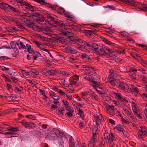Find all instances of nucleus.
<instances>
[{"instance_id":"nucleus-1","label":"nucleus","mask_w":147,"mask_h":147,"mask_svg":"<svg viewBox=\"0 0 147 147\" xmlns=\"http://www.w3.org/2000/svg\"><path fill=\"white\" fill-rule=\"evenodd\" d=\"M113 53L112 49L105 46H102L101 47L100 46L97 51L96 53L97 55H109V53Z\"/></svg>"},{"instance_id":"nucleus-3","label":"nucleus","mask_w":147,"mask_h":147,"mask_svg":"<svg viewBox=\"0 0 147 147\" xmlns=\"http://www.w3.org/2000/svg\"><path fill=\"white\" fill-rule=\"evenodd\" d=\"M69 38L71 40L74 41L77 44H79L81 45L82 48H84V47L86 46L87 42H86L83 40H82L80 38H75L72 36H69Z\"/></svg>"},{"instance_id":"nucleus-45","label":"nucleus","mask_w":147,"mask_h":147,"mask_svg":"<svg viewBox=\"0 0 147 147\" xmlns=\"http://www.w3.org/2000/svg\"><path fill=\"white\" fill-rule=\"evenodd\" d=\"M141 81L143 84H146L147 81V78L144 76H143L142 78Z\"/></svg>"},{"instance_id":"nucleus-17","label":"nucleus","mask_w":147,"mask_h":147,"mask_svg":"<svg viewBox=\"0 0 147 147\" xmlns=\"http://www.w3.org/2000/svg\"><path fill=\"white\" fill-rule=\"evenodd\" d=\"M52 23L60 26H65V24L63 23V22L59 20L53 21V22H52Z\"/></svg>"},{"instance_id":"nucleus-34","label":"nucleus","mask_w":147,"mask_h":147,"mask_svg":"<svg viewBox=\"0 0 147 147\" xmlns=\"http://www.w3.org/2000/svg\"><path fill=\"white\" fill-rule=\"evenodd\" d=\"M69 145L70 147H74V144H75V143L74 142H73L72 138V137H71V138H69Z\"/></svg>"},{"instance_id":"nucleus-16","label":"nucleus","mask_w":147,"mask_h":147,"mask_svg":"<svg viewBox=\"0 0 147 147\" xmlns=\"http://www.w3.org/2000/svg\"><path fill=\"white\" fill-rule=\"evenodd\" d=\"M123 125H121L120 124H118L115 128V129H116L118 131V132H119V131L122 132L123 134V132L125 131L123 128Z\"/></svg>"},{"instance_id":"nucleus-51","label":"nucleus","mask_w":147,"mask_h":147,"mask_svg":"<svg viewBox=\"0 0 147 147\" xmlns=\"http://www.w3.org/2000/svg\"><path fill=\"white\" fill-rule=\"evenodd\" d=\"M34 24L33 22H31L30 20V22H27V23L26 25L27 26L29 27H32V28H33V27L32 26H33L34 25Z\"/></svg>"},{"instance_id":"nucleus-37","label":"nucleus","mask_w":147,"mask_h":147,"mask_svg":"<svg viewBox=\"0 0 147 147\" xmlns=\"http://www.w3.org/2000/svg\"><path fill=\"white\" fill-rule=\"evenodd\" d=\"M58 114L60 115L61 114L62 115H63V111H64V109L63 107H61L58 108Z\"/></svg>"},{"instance_id":"nucleus-2","label":"nucleus","mask_w":147,"mask_h":147,"mask_svg":"<svg viewBox=\"0 0 147 147\" xmlns=\"http://www.w3.org/2000/svg\"><path fill=\"white\" fill-rule=\"evenodd\" d=\"M99 46L96 43H94L91 41L87 42L86 46L84 47V48L86 50L89 49L95 51L96 53Z\"/></svg>"},{"instance_id":"nucleus-15","label":"nucleus","mask_w":147,"mask_h":147,"mask_svg":"<svg viewBox=\"0 0 147 147\" xmlns=\"http://www.w3.org/2000/svg\"><path fill=\"white\" fill-rule=\"evenodd\" d=\"M24 6L26 7V8L29 11H35L34 7L32 6L30 4H29L27 2H26V3L24 4Z\"/></svg>"},{"instance_id":"nucleus-26","label":"nucleus","mask_w":147,"mask_h":147,"mask_svg":"<svg viewBox=\"0 0 147 147\" xmlns=\"http://www.w3.org/2000/svg\"><path fill=\"white\" fill-rule=\"evenodd\" d=\"M92 32L91 30H83V32L88 37H91L92 38Z\"/></svg>"},{"instance_id":"nucleus-50","label":"nucleus","mask_w":147,"mask_h":147,"mask_svg":"<svg viewBox=\"0 0 147 147\" xmlns=\"http://www.w3.org/2000/svg\"><path fill=\"white\" fill-rule=\"evenodd\" d=\"M86 121H81V122L79 123V127L81 129L82 127H83L84 126L86 125Z\"/></svg>"},{"instance_id":"nucleus-30","label":"nucleus","mask_w":147,"mask_h":147,"mask_svg":"<svg viewBox=\"0 0 147 147\" xmlns=\"http://www.w3.org/2000/svg\"><path fill=\"white\" fill-rule=\"evenodd\" d=\"M10 44L11 47H7L5 46L4 47H5L7 49H11V48L12 49H14V48H17L16 47V45L14 41H11V42Z\"/></svg>"},{"instance_id":"nucleus-55","label":"nucleus","mask_w":147,"mask_h":147,"mask_svg":"<svg viewBox=\"0 0 147 147\" xmlns=\"http://www.w3.org/2000/svg\"><path fill=\"white\" fill-rule=\"evenodd\" d=\"M141 63L142 65L144 67H147V62L143 60H142Z\"/></svg>"},{"instance_id":"nucleus-54","label":"nucleus","mask_w":147,"mask_h":147,"mask_svg":"<svg viewBox=\"0 0 147 147\" xmlns=\"http://www.w3.org/2000/svg\"><path fill=\"white\" fill-rule=\"evenodd\" d=\"M14 12H15V14L16 16H20L21 12L18 10L17 9H16Z\"/></svg>"},{"instance_id":"nucleus-28","label":"nucleus","mask_w":147,"mask_h":147,"mask_svg":"<svg viewBox=\"0 0 147 147\" xmlns=\"http://www.w3.org/2000/svg\"><path fill=\"white\" fill-rule=\"evenodd\" d=\"M44 72L45 73V74L47 75L52 76H54L55 74L54 71L52 69L50 70H47L46 71V72L45 71Z\"/></svg>"},{"instance_id":"nucleus-41","label":"nucleus","mask_w":147,"mask_h":147,"mask_svg":"<svg viewBox=\"0 0 147 147\" xmlns=\"http://www.w3.org/2000/svg\"><path fill=\"white\" fill-rule=\"evenodd\" d=\"M105 141L103 140H102L99 142L98 147H105Z\"/></svg>"},{"instance_id":"nucleus-8","label":"nucleus","mask_w":147,"mask_h":147,"mask_svg":"<svg viewBox=\"0 0 147 147\" xmlns=\"http://www.w3.org/2000/svg\"><path fill=\"white\" fill-rule=\"evenodd\" d=\"M128 86L127 83L120 81L117 87L120 90L127 91Z\"/></svg>"},{"instance_id":"nucleus-14","label":"nucleus","mask_w":147,"mask_h":147,"mask_svg":"<svg viewBox=\"0 0 147 147\" xmlns=\"http://www.w3.org/2000/svg\"><path fill=\"white\" fill-rule=\"evenodd\" d=\"M8 7H9V5L7 3L3 2H1L0 3V9L5 10L8 9Z\"/></svg>"},{"instance_id":"nucleus-35","label":"nucleus","mask_w":147,"mask_h":147,"mask_svg":"<svg viewBox=\"0 0 147 147\" xmlns=\"http://www.w3.org/2000/svg\"><path fill=\"white\" fill-rule=\"evenodd\" d=\"M28 127L29 129H34L36 127L37 125L35 124L32 122H29L28 123Z\"/></svg>"},{"instance_id":"nucleus-27","label":"nucleus","mask_w":147,"mask_h":147,"mask_svg":"<svg viewBox=\"0 0 147 147\" xmlns=\"http://www.w3.org/2000/svg\"><path fill=\"white\" fill-rule=\"evenodd\" d=\"M45 20V18L43 17L41 15V16H39L38 18L36 19V22L38 23H40L41 22H44Z\"/></svg>"},{"instance_id":"nucleus-20","label":"nucleus","mask_w":147,"mask_h":147,"mask_svg":"<svg viewBox=\"0 0 147 147\" xmlns=\"http://www.w3.org/2000/svg\"><path fill=\"white\" fill-rule=\"evenodd\" d=\"M90 96L96 100L98 101V96L93 92H91L89 94Z\"/></svg>"},{"instance_id":"nucleus-40","label":"nucleus","mask_w":147,"mask_h":147,"mask_svg":"<svg viewBox=\"0 0 147 147\" xmlns=\"http://www.w3.org/2000/svg\"><path fill=\"white\" fill-rule=\"evenodd\" d=\"M45 5L49 8H51L53 10H55V6H56V5H54V6H53L52 5L47 3H46V4H45Z\"/></svg>"},{"instance_id":"nucleus-23","label":"nucleus","mask_w":147,"mask_h":147,"mask_svg":"<svg viewBox=\"0 0 147 147\" xmlns=\"http://www.w3.org/2000/svg\"><path fill=\"white\" fill-rule=\"evenodd\" d=\"M116 74V71H114L113 69H111L110 71V74L109 77V80L111 79V78H113V77L115 76Z\"/></svg>"},{"instance_id":"nucleus-44","label":"nucleus","mask_w":147,"mask_h":147,"mask_svg":"<svg viewBox=\"0 0 147 147\" xmlns=\"http://www.w3.org/2000/svg\"><path fill=\"white\" fill-rule=\"evenodd\" d=\"M78 113L81 117H82V119H84V115L83 114V113L82 109H81L80 108H79L78 110Z\"/></svg>"},{"instance_id":"nucleus-32","label":"nucleus","mask_w":147,"mask_h":147,"mask_svg":"<svg viewBox=\"0 0 147 147\" xmlns=\"http://www.w3.org/2000/svg\"><path fill=\"white\" fill-rule=\"evenodd\" d=\"M7 73H8L10 75V77L11 78H14V77L17 75V74L15 72H13L12 71L10 70H9V71L8 72H7Z\"/></svg>"},{"instance_id":"nucleus-63","label":"nucleus","mask_w":147,"mask_h":147,"mask_svg":"<svg viewBox=\"0 0 147 147\" xmlns=\"http://www.w3.org/2000/svg\"><path fill=\"white\" fill-rule=\"evenodd\" d=\"M16 8L13 7L12 6H10L9 5V7L8 8V9H9L11 11H12L14 12L15 11Z\"/></svg>"},{"instance_id":"nucleus-10","label":"nucleus","mask_w":147,"mask_h":147,"mask_svg":"<svg viewBox=\"0 0 147 147\" xmlns=\"http://www.w3.org/2000/svg\"><path fill=\"white\" fill-rule=\"evenodd\" d=\"M138 88L134 86H131L129 87L128 86L127 92H133L138 93Z\"/></svg>"},{"instance_id":"nucleus-12","label":"nucleus","mask_w":147,"mask_h":147,"mask_svg":"<svg viewBox=\"0 0 147 147\" xmlns=\"http://www.w3.org/2000/svg\"><path fill=\"white\" fill-rule=\"evenodd\" d=\"M65 49L69 53L72 54H75L77 53V51L71 47L68 46L66 47Z\"/></svg>"},{"instance_id":"nucleus-21","label":"nucleus","mask_w":147,"mask_h":147,"mask_svg":"<svg viewBox=\"0 0 147 147\" xmlns=\"http://www.w3.org/2000/svg\"><path fill=\"white\" fill-rule=\"evenodd\" d=\"M81 57L84 60L88 62H90L91 61V59L89 56L85 54H82L81 55Z\"/></svg>"},{"instance_id":"nucleus-13","label":"nucleus","mask_w":147,"mask_h":147,"mask_svg":"<svg viewBox=\"0 0 147 147\" xmlns=\"http://www.w3.org/2000/svg\"><path fill=\"white\" fill-rule=\"evenodd\" d=\"M16 45L18 46L19 49H26L25 45L23 42L22 41H18L16 43Z\"/></svg>"},{"instance_id":"nucleus-60","label":"nucleus","mask_w":147,"mask_h":147,"mask_svg":"<svg viewBox=\"0 0 147 147\" xmlns=\"http://www.w3.org/2000/svg\"><path fill=\"white\" fill-rule=\"evenodd\" d=\"M33 43H35V44L38 46V48H41V46L42 45L39 43L38 41H34L33 42Z\"/></svg>"},{"instance_id":"nucleus-64","label":"nucleus","mask_w":147,"mask_h":147,"mask_svg":"<svg viewBox=\"0 0 147 147\" xmlns=\"http://www.w3.org/2000/svg\"><path fill=\"white\" fill-rule=\"evenodd\" d=\"M6 87L7 88L8 90L10 91L11 90L12 91L13 90V89L12 88V85L11 84H7L6 85Z\"/></svg>"},{"instance_id":"nucleus-9","label":"nucleus","mask_w":147,"mask_h":147,"mask_svg":"<svg viewBox=\"0 0 147 147\" xmlns=\"http://www.w3.org/2000/svg\"><path fill=\"white\" fill-rule=\"evenodd\" d=\"M120 81L118 79H115L113 78H111V79L110 80L109 82L113 86H116L117 87L120 82Z\"/></svg>"},{"instance_id":"nucleus-4","label":"nucleus","mask_w":147,"mask_h":147,"mask_svg":"<svg viewBox=\"0 0 147 147\" xmlns=\"http://www.w3.org/2000/svg\"><path fill=\"white\" fill-rule=\"evenodd\" d=\"M141 130L138 132V137L140 138H144L147 135V132L146 131V129L144 126L140 127Z\"/></svg>"},{"instance_id":"nucleus-36","label":"nucleus","mask_w":147,"mask_h":147,"mask_svg":"<svg viewBox=\"0 0 147 147\" xmlns=\"http://www.w3.org/2000/svg\"><path fill=\"white\" fill-rule=\"evenodd\" d=\"M137 70V69H134V68H131L129 73V75L131 76V74H134L136 73Z\"/></svg>"},{"instance_id":"nucleus-39","label":"nucleus","mask_w":147,"mask_h":147,"mask_svg":"<svg viewBox=\"0 0 147 147\" xmlns=\"http://www.w3.org/2000/svg\"><path fill=\"white\" fill-rule=\"evenodd\" d=\"M21 123L23 126L26 128H28V123L27 122L23 120L21 122Z\"/></svg>"},{"instance_id":"nucleus-22","label":"nucleus","mask_w":147,"mask_h":147,"mask_svg":"<svg viewBox=\"0 0 147 147\" xmlns=\"http://www.w3.org/2000/svg\"><path fill=\"white\" fill-rule=\"evenodd\" d=\"M96 134L93 133L89 142H91L92 143L95 144L96 142Z\"/></svg>"},{"instance_id":"nucleus-48","label":"nucleus","mask_w":147,"mask_h":147,"mask_svg":"<svg viewBox=\"0 0 147 147\" xmlns=\"http://www.w3.org/2000/svg\"><path fill=\"white\" fill-rule=\"evenodd\" d=\"M26 117L27 118L33 120H35L36 118V117H35L33 115H27L26 116Z\"/></svg>"},{"instance_id":"nucleus-62","label":"nucleus","mask_w":147,"mask_h":147,"mask_svg":"<svg viewBox=\"0 0 147 147\" xmlns=\"http://www.w3.org/2000/svg\"><path fill=\"white\" fill-rule=\"evenodd\" d=\"M3 127L4 128L6 129H8V130L10 131L11 127H10L7 124H3Z\"/></svg>"},{"instance_id":"nucleus-47","label":"nucleus","mask_w":147,"mask_h":147,"mask_svg":"<svg viewBox=\"0 0 147 147\" xmlns=\"http://www.w3.org/2000/svg\"><path fill=\"white\" fill-rule=\"evenodd\" d=\"M142 8L140 9L141 10L143 11H146L147 10V4H142Z\"/></svg>"},{"instance_id":"nucleus-52","label":"nucleus","mask_w":147,"mask_h":147,"mask_svg":"<svg viewBox=\"0 0 147 147\" xmlns=\"http://www.w3.org/2000/svg\"><path fill=\"white\" fill-rule=\"evenodd\" d=\"M10 131L14 132H17L19 131V129L18 127H11Z\"/></svg>"},{"instance_id":"nucleus-43","label":"nucleus","mask_w":147,"mask_h":147,"mask_svg":"<svg viewBox=\"0 0 147 147\" xmlns=\"http://www.w3.org/2000/svg\"><path fill=\"white\" fill-rule=\"evenodd\" d=\"M15 90L17 91L18 92H21L23 90V88L22 86L16 87L15 88Z\"/></svg>"},{"instance_id":"nucleus-33","label":"nucleus","mask_w":147,"mask_h":147,"mask_svg":"<svg viewBox=\"0 0 147 147\" xmlns=\"http://www.w3.org/2000/svg\"><path fill=\"white\" fill-rule=\"evenodd\" d=\"M95 69V68L94 67H90L89 66H86V71H91V70L94 71Z\"/></svg>"},{"instance_id":"nucleus-42","label":"nucleus","mask_w":147,"mask_h":147,"mask_svg":"<svg viewBox=\"0 0 147 147\" xmlns=\"http://www.w3.org/2000/svg\"><path fill=\"white\" fill-rule=\"evenodd\" d=\"M94 80H93L92 83L94 84V86H93V87L95 89H96L99 86L97 81H95Z\"/></svg>"},{"instance_id":"nucleus-6","label":"nucleus","mask_w":147,"mask_h":147,"mask_svg":"<svg viewBox=\"0 0 147 147\" xmlns=\"http://www.w3.org/2000/svg\"><path fill=\"white\" fill-rule=\"evenodd\" d=\"M22 71L27 73L28 75H31L32 76L34 77L36 76L39 74V72L34 68H31L29 71H26L25 70H23Z\"/></svg>"},{"instance_id":"nucleus-46","label":"nucleus","mask_w":147,"mask_h":147,"mask_svg":"<svg viewBox=\"0 0 147 147\" xmlns=\"http://www.w3.org/2000/svg\"><path fill=\"white\" fill-rule=\"evenodd\" d=\"M134 114L135 115H136V116L139 119H142V117L141 116L140 113L139 111H138L134 112Z\"/></svg>"},{"instance_id":"nucleus-59","label":"nucleus","mask_w":147,"mask_h":147,"mask_svg":"<svg viewBox=\"0 0 147 147\" xmlns=\"http://www.w3.org/2000/svg\"><path fill=\"white\" fill-rule=\"evenodd\" d=\"M130 77L131 80L133 81L136 80L137 79L135 74H131Z\"/></svg>"},{"instance_id":"nucleus-19","label":"nucleus","mask_w":147,"mask_h":147,"mask_svg":"<svg viewBox=\"0 0 147 147\" xmlns=\"http://www.w3.org/2000/svg\"><path fill=\"white\" fill-rule=\"evenodd\" d=\"M19 51L17 48H14L13 49L12 51V54L13 56L15 57H18L19 55H18Z\"/></svg>"},{"instance_id":"nucleus-25","label":"nucleus","mask_w":147,"mask_h":147,"mask_svg":"<svg viewBox=\"0 0 147 147\" xmlns=\"http://www.w3.org/2000/svg\"><path fill=\"white\" fill-rule=\"evenodd\" d=\"M15 24L17 26H18L19 28H20V29H21V30L19 29V30H22V29L24 30L25 28L23 24H21L19 22H17V21H15Z\"/></svg>"},{"instance_id":"nucleus-49","label":"nucleus","mask_w":147,"mask_h":147,"mask_svg":"<svg viewBox=\"0 0 147 147\" xmlns=\"http://www.w3.org/2000/svg\"><path fill=\"white\" fill-rule=\"evenodd\" d=\"M31 16L32 17H35L38 18L39 16H41V15L37 13H34L31 14Z\"/></svg>"},{"instance_id":"nucleus-38","label":"nucleus","mask_w":147,"mask_h":147,"mask_svg":"<svg viewBox=\"0 0 147 147\" xmlns=\"http://www.w3.org/2000/svg\"><path fill=\"white\" fill-rule=\"evenodd\" d=\"M111 139V140H113L114 141H116L118 140L116 137H115V135L113 133H111L110 134Z\"/></svg>"},{"instance_id":"nucleus-11","label":"nucleus","mask_w":147,"mask_h":147,"mask_svg":"<svg viewBox=\"0 0 147 147\" xmlns=\"http://www.w3.org/2000/svg\"><path fill=\"white\" fill-rule=\"evenodd\" d=\"M54 38L55 40L58 42L60 43L63 44L66 42L65 39L62 37L56 36Z\"/></svg>"},{"instance_id":"nucleus-7","label":"nucleus","mask_w":147,"mask_h":147,"mask_svg":"<svg viewBox=\"0 0 147 147\" xmlns=\"http://www.w3.org/2000/svg\"><path fill=\"white\" fill-rule=\"evenodd\" d=\"M98 76L99 75L98 74H96L95 72H94L93 74L91 75L87 76L84 77V79L92 82L93 80H95V79L98 78Z\"/></svg>"},{"instance_id":"nucleus-61","label":"nucleus","mask_w":147,"mask_h":147,"mask_svg":"<svg viewBox=\"0 0 147 147\" xmlns=\"http://www.w3.org/2000/svg\"><path fill=\"white\" fill-rule=\"evenodd\" d=\"M1 68L2 69V71H6V73H7V72L8 70L9 71V70H10L9 68H6V67L3 66H2Z\"/></svg>"},{"instance_id":"nucleus-57","label":"nucleus","mask_w":147,"mask_h":147,"mask_svg":"<svg viewBox=\"0 0 147 147\" xmlns=\"http://www.w3.org/2000/svg\"><path fill=\"white\" fill-rule=\"evenodd\" d=\"M17 2L21 4L22 6H24V4L26 3V1L22 0H17Z\"/></svg>"},{"instance_id":"nucleus-31","label":"nucleus","mask_w":147,"mask_h":147,"mask_svg":"<svg viewBox=\"0 0 147 147\" xmlns=\"http://www.w3.org/2000/svg\"><path fill=\"white\" fill-rule=\"evenodd\" d=\"M102 39V41L107 44L110 45H113V46H114L113 45L115 44L114 43L109 41L106 38H103Z\"/></svg>"},{"instance_id":"nucleus-5","label":"nucleus","mask_w":147,"mask_h":147,"mask_svg":"<svg viewBox=\"0 0 147 147\" xmlns=\"http://www.w3.org/2000/svg\"><path fill=\"white\" fill-rule=\"evenodd\" d=\"M106 109L107 113L110 115L113 116L115 114V109L113 105H108Z\"/></svg>"},{"instance_id":"nucleus-24","label":"nucleus","mask_w":147,"mask_h":147,"mask_svg":"<svg viewBox=\"0 0 147 147\" xmlns=\"http://www.w3.org/2000/svg\"><path fill=\"white\" fill-rule=\"evenodd\" d=\"M102 99L105 101H108L110 97L107 95V94L105 93H101V96Z\"/></svg>"},{"instance_id":"nucleus-29","label":"nucleus","mask_w":147,"mask_h":147,"mask_svg":"<svg viewBox=\"0 0 147 147\" xmlns=\"http://www.w3.org/2000/svg\"><path fill=\"white\" fill-rule=\"evenodd\" d=\"M55 10H58V12L60 14H62L65 11V10L62 7H58L57 5L55 6Z\"/></svg>"},{"instance_id":"nucleus-58","label":"nucleus","mask_w":147,"mask_h":147,"mask_svg":"<svg viewBox=\"0 0 147 147\" xmlns=\"http://www.w3.org/2000/svg\"><path fill=\"white\" fill-rule=\"evenodd\" d=\"M66 110L70 112L71 113H73L74 112V110L71 109L70 106H68L66 107Z\"/></svg>"},{"instance_id":"nucleus-56","label":"nucleus","mask_w":147,"mask_h":147,"mask_svg":"<svg viewBox=\"0 0 147 147\" xmlns=\"http://www.w3.org/2000/svg\"><path fill=\"white\" fill-rule=\"evenodd\" d=\"M110 136V134L106 131L105 132V133L104 134V138L105 139H106V140L107 139L108 140L109 136Z\"/></svg>"},{"instance_id":"nucleus-53","label":"nucleus","mask_w":147,"mask_h":147,"mask_svg":"<svg viewBox=\"0 0 147 147\" xmlns=\"http://www.w3.org/2000/svg\"><path fill=\"white\" fill-rule=\"evenodd\" d=\"M3 134L5 135L7 137V138L12 137L11 132H6Z\"/></svg>"},{"instance_id":"nucleus-18","label":"nucleus","mask_w":147,"mask_h":147,"mask_svg":"<svg viewBox=\"0 0 147 147\" xmlns=\"http://www.w3.org/2000/svg\"><path fill=\"white\" fill-rule=\"evenodd\" d=\"M94 120L95 121L96 125L97 127H99V123H100L101 121L103 122V119L102 120V118H100L98 116L95 117Z\"/></svg>"}]
</instances>
